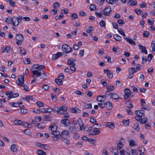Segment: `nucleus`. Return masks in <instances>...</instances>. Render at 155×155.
<instances>
[{
	"mask_svg": "<svg viewBox=\"0 0 155 155\" xmlns=\"http://www.w3.org/2000/svg\"><path fill=\"white\" fill-rule=\"evenodd\" d=\"M113 36L115 39L117 41H120L122 39V38L120 36L118 35L117 34H114L113 35Z\"/></svg>",
	"mask_w": 155,
	"mask_h": 155,
	"instance_id": "obj_31",
	"label": "nucleus"
},
{
	"mask_svg": "<svg viewBox=\"0 0 155 155\" xmlns=\"http://www.w3.org/2000/svg\"><path fill=\"white\" fill-rule=\"evenodd\" d=\"M143 35L144 37H148L149 35V32L147 31H144L143 32Z\"/></svg>",
	"mask_w": 155,
	"mask_h": 155,
	"instance_id": "obj_59",
	"label": "nucleus"
},
{
	"mask_svg": "<svg viewBox=\"0 0 155 155\" xmlns=\"http://www.w3.org/2000/svg\"><path fill=\"white\" fill-rule=\"evenodd\" d=\"M86 32L87 33H93L94 32V30L93 28L91 26H89L86 29Z\"/></svg>",
	"mask_w": 155,
	"mask_h": 155,
	"instance_id": "obj_29",
	"label": "nucleus"
},
{
	"mask_svg": "<svg viewBox=\"0 0 155 155\" xmlns=\"http://www.w3.org/2000/svg\"><path fill=\"white\" fill-rule=\"evenodd\" d=\"M32 74L35 78H37L38 76H41L42 75V74L40 71L38 70H33L31 69Z\"/></svg>",
	"mask_w": 155,
	"mask_h": 155,
	"instance_id": "obj_9",
	"label": "nucleus"
},
{
	"mask_svg": "<svg viewBox=\"0 0 155 155\" xmlns=\"http://www.w3.org/2000/svg\"><path fill=\"white\" fill-rule=\"evenodd\" d=\"M135 11L138 15H140L143 14V12L140 9H135Z\"/></svg>",
	"mask_w": 155,
	"mask_h": 155,
	"instance_id": "obj_45",
	"label": "nucleus"
},
{
	"mask_svg": "<svg viewBox=\"0 0 155 155\" xmlns=\"http://www.w3.org/2000/svg\"><path fill=\"white\" fill-rule=\"evenodd\" d=\"M14 123L15 125H25L26 124V122L22 121L20 120H16L14 121Z\"/></svg>",
	"mask_w": 155,
	"mask_h": 155,
	"instance_id": "obj_11",
	"label": "nucleus"
},
{
	"mask_svg": "<svg viewBox=\"0 0 155 155\" xmlns=\"http://www.w3.org/2000/svg\"><path fill=\"white\" fill-rule=\"evenodd\" d=\"M106 99V97L105 95L102 96L99 95L97 98V100L99 102H103Z\"/></svg>",
	"mask_w": 155,
	"mask_h": 155,
	"instance_id": "obj_13",
	"label": "nucleus"
},
{
	"mask_svg": "<svg viewBox=\"0 0 155 155\" xmlns=\"http://www.w3.org/2000/svg\"><path fill=\"white\" fill-rule=\"evenodd\" d=\"M36 145L39 147H40L42 148H44L47 145L46 144H42L40 143H37Z\"/></svg>",
	"mask_w": 155,
	"mask_h": 155,
	"instance_id": "obj_52",
	"label": "nucleus"
},
{
	"mask_svg": "<svg viewBox=\"0 0 155 155\" xmlns=\"http://www.w3.org/2000/svg\"><path fill=\"white\" fill-rule=\"evenodd\" d=\"M53 6L54 8H58L59 6V3L57 2H56L53 3Z\"/></svg>",
	"mask_w": 155,
	"mask_h": 155,
	"instance_id": "obj_61",
	"label": "nucleus"
},
{
	"mask_svg": "<svg viewBox=\"0 0 155 155\" xmlns=\"http://www.w3.org/2000/svg\"><path fill=\"white\" fill-rule=\"evenodd\" d=\"M52 100L54 101H55L57 100L56 95V94H52L51 95Z\"/></svg>",
	"mask_w": 155,
	"mask_h": 155,
	"instance_id": "obj_58",
	"label": "nucleus"
},
{
	"mask_svg": "<svg viewBox=\"0 0 155 155\" xmlns=\"http://www.w3.org/2000/svg\"><path fill=\"white\" fill-rule=\"evenodd\" d=\"M5 94L8 97V99L13 98V96L12 95L13 94V91H8L6 92Z\"/></svg>",
	"mask_w": 155,
	"mask_h": 155,
	"instance_id": "obj_18",
	"label": "nucleus"
},
{
	"mask_svg": "<svg viewBox=\"0 0 155 155\" xmlns=\"http://www.w3.org/2000/svg\"><path fill=\"white\" fill-rule=\"evenodd\" d=\"M60 110L62 111L61 112H67V114L68 113V112L67 111V108L64 106H62L60 107Z\"/></svg>",
	"mask_w": 155,
	"mask_h": 155,
	"instance_id": "obj_46",
	"label": "nucleus"
},
{
	"mask_svg": "<svg viewBox=\"0 0 155 155\" xmlns=\"http://www.w3.org/2000/svg\"><path fill=\"white\" fill-rule=\"evenodd\" d=\"M6 51L7 53H9L10 52V48L9 47H3L2 48V52L4 53Z\"/></svg>",
	"mask_w": 155,
	"mask_h": 155,
	"instance_id": "obj_24",
	"label": "nucleus"
},
{
	"mask_svg": "<svg viewBox=\"0 0 155 155\" xmlns=\"http://www.w3.org/2000/svg\"><path fill=\"white\" fill-rule=\"evenodd\" d=\"M145 150H146L143 147L141 146L140 147L139 151L141 153L143 154V153L144 152Z\"/></svg>",
	"mask_w": 155,
	"mask_h": 155,
	"instance_id": "obj_54",
	"label": "nucleus"
},
{
	"mask_svg": "<svg viewBox=\"0 0 155 155\" xmlns=\"http://www.w3.org/2000/svg\"><path fill=\"white\" fill-rule=\"evenodd\" d=\"M129 73L130 74H133L137 72L134 68H129L128 70Z\"/></svg>",
	"mask_w": 155,
	"mask_h": 155,
	"instance_id": "obj_38",
	"label": "nucleus"
},
{
	"mask_svg": "<svg viewBox=\"0 0 155 155\" xmlns=\"http://www.w3.org/2000/svg\"><path fill=\"white\" fill-rule=\"evenodd\" d=\"M77 123L79 125L80 127L79 130H84L85 128L83 127L84 124L83 121L81 118H78V121L74 120L73 121V125L75 127L76 125L77 124Z\"/></svg>",
	"mask_w": 155,
	"mask_h": 155,
	"instance_id": "obj_2",
	"label": "nucleus"
},
{
	"mask_svg": "<svg viewBox=\"0 0 155 155\" xmlns=\"http://www.w3.org/2000/svg\"><path fill=\"white\" fill-rule=\"evenodd\" d=\"M112 11L111 8L110 6H108L105 8L102 11V13L104 15L109 16L110 12Z\"/></svg>",
	"mask_w": 155,
	"mask_h": 155,
	"instance_id": "obj_7",
	"label": "nucleus"
},
{
	"mask_svg": "<svg viewBox=\"0 0 155 155\" xmlns=\"http://www.w3.org/2000/svg\"><path fill=\"white\" fill-rule=\"evenodd\" d=\"M77 127L74 126H71L68 128L69 131L72 133H74L75 132Z\"/></svg>",
	"mask_w": 155,
	"mask_h": 155,
	"instance_id": "obj_28",
	"label": "nucleus"
},
{
	"mask_svg": "<svg viewBox=\"0 0 155 155\" xmlns=\"http://www.w3.org/2000/svg\"><path fill=\"white\" fill-rule=\"evenodd\" d=\"M84 107L85 109L91 108L92 107L91 103L87 104L86 103H84Z\"/></svg>",
	"mask_w": 155,
	"mask_h": 155,
	"instance_id": "obj_39",
	"label": "nucleus"
},
{
	"mask_svg": "<svg viewBox=\"0 0 155 155\" xmlns=\"http://www.w3.org/2000/svg\"><path fill=\"white\" fill-rule=\"evenodd\" d=\"M37 153L39 155H46V153L41 150H38Z\"/></svg>",
	"mask_w": 155,
	"mask_h": 155,
	"instance_id": "obj_40",
	"label": "nucleus"
},
{
	"mask_svg": "<svg viewBox=\"0 0 155 155\" xmlns=\"http://www.w3.org/2000/svg\"><path fill=\"white\" fill-rule=\"evenodd\" d=\"M44 120L46 121H49L51 120V117L49 115L45 114L44 115Z\"/></svg>",
	"mask_w": 155,
	"mask_h": 155,
	"instance_id": "obj_26",
	"label": "nucleus"
},
{
	"mask_svg": "<svg viewBox=\"0 0 155 155\" xmlns=\"http://www.w3.org/2000/svg\"><path fill=\"white\" fill-rule=\"evenodd\" d=\"M33 68L38 69V70L41 71L45 68V66L43 65H38L37 64H33L32 66Z\"/></svg>",
	"mask_w": 155,
	"mask_h": 155,
	"instance_id": "obj_8",
	"label": "nucleus"
},
{
	"mask_svg": "<svg viewBox=\"0 0 155 155\" xmlns=\"http://www.w3.org/2000/svg\"><path fill=\"white\" fill-rule=\"evenodd\" d=\"M20 53L21 55H25L26 53V51L23 48L20 49Z\"/></svg>",
	"mask_w": 155,
	"mask_h": 155,
	"instance_id": "obj_60",
	"label": "nucleus"
},
{
	"mask_svg": "<svg viewBox=\"0 0 155 155\" xmlns=\"http://www.w3.org/2000/svg\"><path fill=\"white\" fill-rule=\"evenodd\" d=\"M128 3H130V5H132L133 6H135L136 5L137 2L136 0H130L128 2Z\"/></svg>",
	"mask_w": 155,
	"mask_h": 155,
	"instance_id": "obj_43",
	"label": "nucleus"
},
{
	"mask_svg": "<svg viewBox=\"0 0 155 155\" xmlns=\"http://www.w3.org/2000/svg\"><path fill=\"white\" fill-rule=\"evenodd\" d=\"M124 38L127 42L130 44L134 45H136L135 43L130 38H128L125 37H124Z\"/></svg>",
	"mask_w": 155,
	"mask_h": 155,
	"instance_id": "obj_20",
	"label": "nucleus"
},
{
	"mask_svg": "<svg viewBox=\"0 0 155 155\" xmlns=\"http://www.w3.org/2000/svg\"><path fill=\"white\" fill-rule=\"evenodd\" d=\"M37 105L39 107H42L43 106L44 104L43 102L38 101L36 102Z\"/></svg>",
	"mask_w": 155,
	"mask_h": 155,
	"instance_id": "obj_62",
	"label": "nucleus"
},
{
	"mask_svg": "<svg viewBox=\"0 0 155 155\" xmlns=\"http://www.w3.org/2000/svg\"><path fill=\"white\" fill-rule=\"evenodd\" d=\"M105 106L108 110H110L112 108V104L110 101H107L105 103Z\"/></svg>",
	"mask_w": 155,
	"mask_h": 155,
	"instance_id": "obj_27",
	"label": "nucleus"
},
{
	"mask_svg": "<svg viewBox=\"0 0 155 155\" xmlns=\"http://www.w3.org/2000/svg\"><path fill=\"white\" fill-rule=\"evenodd\" d=\"M99 24L101 27L104 28L105 27V23L104 21L101 20L99 23Z\"/></svg>",
	"mask_w": 155,
	"mask_h": 155,
	"instance_id": "obj_57",
	"label": "nucleus"
},
{
	"mask_svg": "<svg viewBox=\"0 0 155 155\" xmlns=\"http://www.w3.org/2000/svg\"><path fill=\"white\" fill-rule=\"evenodd\" d=\"M53 111L54 112H57L59 114H67V112H64L60 111V109L57 107H54L53 109Z\"/></svg>",
	"mask_w": 155,
	"mask_h": 155,
	"instance_id": "obj_17",
	"label": "nucleus"
},
{
	"mask_svg": "<svg viewBox=\"0 0 155 155\" xmlns=\"http://www.w3.org/2000/svg\"><path fill=\"white\" fill-rule=\"evenodd\" d=\"M138 46L140 50H141L140 51L141 52L144 53L145 54H147V51L145 47L142 46L141 45H139Z\"/></svg>",
	"mask_w": 155,
	"mask_h": 155,
	"instance_id": "obj_16",
	"label": "nucleus"
},
{
	"mask_svg": "<svg viewBox=\"0 0 155 155\" xmlns=\"http://www.w3.org/2000/svg\"><path fill=\"white\" fill-rule=\"evenodd\" d=\"M5 18L6 19L5 21L8 24H10L12 23V17L11 18Z\"/></svg>",
	"mask_w": 155,
	"mask_h": 155,
	"instance_id": "obj_49",
	"label": "nucleus"
},
{
	"mask_svg": "<svg viewBox=\"0 0 155 155\" xmlns=\"http://www.w3.org/2000/svg\"><path fill=\"white\" fill-rule=\"evenodd\" d=\"M93 127H94V129H100L101 128V126L99 124H96L93 125Z\"/></svg>",
	"mask_w": 155,
	"mask_h": 155,
	"instance_id": "obj_35",
	"label": "nucleus"
},
{
	"mask_svg": "<svg viewBox=\"0 0 155 155\" xmlns=\"http://www.w3.org/2000/svg\"><path fill=\"white\" fill-rule=\"evenodd\" d=\"M62 141L65 143L68 144L70 143V142L68 139L64 138H62Z\"/></svg>",
	"mask_w": 155,
	"mask_h": 155,
	"instance_id": "obj_53",
	"label": "nucleus"
},
{
	"mask_svg": "<svg viewBox=\"0 0 155 155\" xmlns=\"http://www.w3.org/2000/svg\"><path fill=\"white\" fill-rule=\"evenodd\" d=\"M106 125L107 127L111 129H114L115 127L114 124L113 122H108L106 123Z\"/></svg>",
	"mask_w": 155,
	"mask_h": 155,
	"instance_id": "obj_25",
	"label": "nucleus"
},
{
	"mask_svg": "<svg viewBox=\"0 0 155 155\" xmlns=\"http://www.w3.org/2000/svg\"><path fill=\"white\" fill-rule=\"evenodd\" d=\"M152 46V51L155 52V41H153L151 42Z\"/></svg>",
	"mask_w": 155,
	"mask_h": 155,
	"instance_id": "obj_47",
	"label": "nucleus"
},
{
	"mask_svg": "<svg viewBox=\"0 0 155 155\" xmlns=\"http://www.w3.org/2000/svg\"><path fill=\"white\" fill-rule=\"evenodd\" d=\"M129 146L130 147H132L134 146L135 144V143L134 141L133 140H131L129 142Z\"/></svg>",
	"mask_w": 155,
	"mask_h": 155,
	"instance_id": "obj_50",
	"label": "nucleus"
},
{
	"mask_svg": "<svg viewBox=\"0 0 155 155\" xmlns=\"http://www.w3.org/2000/svg\"><path fill=\"white\" fill-rule=\"evenodd\" d=\"M62 50L63 52L66 54L70 53L72 50V48L67 44H64L62 45Z\"/></svg>",
	"mask_w": 155,
	"mask_h": 155,
	"instance_id": "obj_4",
	"label": "nucleus"
},
{
	"mask_svg": "<svg viewBox=\"0 0 155 155\" xmlns=\"http://www.w3.org/2000/svg\"><path fill=\"white\" fill-rule=\"evenodd\" d=\"M55 83L58 85H61L63 84V81L61 79H55Z\"/></svg>",
	"mask_w": 155,
	"mask_h": 155,
	"instance_id": "obj_34",
	"label": "nucleus"
},
{
	"mask_svg": "<svg viewBox=\"0 0 155 155\" xmlns=\"http://www.w3.org/2000/svg\"><path fill=\"white\" fill-rule=\"evenodd\" d=\"M22 99L27 101V102H28V100H31L32 101L33 100V97L31 96H26L25 98L23 97Z\"/></svg>",
	"mask_w": 155,
	"mask_h": 155,
	"instance_id": "obj_32",
	"label": "nucleus"
},
{
	"mask_svg": "<svg viewBox=\"0 0 155 155\" xmlns=\"http://www.w3.org/2000/svg\"><path fill=\"white\" fill-rule=\"evenodd\" d=\"M16 38L17 40L16 44L18 45H21L24 40V37L23 35L20 34L16 35Z\"/></svg>",
	"mask_w": 155,
	"mask_h": 155,
	"instance_id": "obj_3",
	"label": "nucleus"
},
{
	"mask_svg": "<svg viewBox=\"0 0 155 155\" xmlns=\"http://www.w3.org/2000/svg\"><path fill=\"white\" fill-rule=\"evenodd\" d=\"M95 14L98 18H100L102 17V13L101 12L98 13L97 12H95Z\"/></svg>",
	"mask_w": 155,
	"mask_h": 155,
	"instance_id": "obj_63",
	"label": "nucleus"
},
{
	"mask_svg": "<svg viewBox=\"0 0 155 155\" xmlns=\"http://www.w3.org/2000/svg\"><path fill=\"white\" fill-rule=\"evenodd\" d=\"M51 133L54 136L60 137V134L59 132L57 130L53 132H51Z\"/></svg>",
	"mask_w": 155,
	"mask_h": 155,
	"instance_id": "obj_36",
	"label": "nucleus"
},
{
	"mask_svg": "<svg viewBox=\"0 0 155 155\" xmlns=\"http://www.w3.org/2000/svg\"><path fill=\"white\" fill-rule=\"evenodd\" d=\"M61 123L66 127H68L70 125L69 120L68 119H63L61 120Z\"/></svg>",
	"mask_w": 155,
	"mask_h": 155,
	"instance_id": "obj_14",
	"label": "nucleus"
},
{
	"mask_svg": "<svg viewBox=\"0 0 155 155\" xmlns=\"http://www.w3.org/2000/svg\"><path fill=\"white\" fill-rule=\"evenodd\" d=\"M124 97L125 99V101L129 100L130 98L129 95L130 91L129 88H126L124 90Z\"/></svg>",
	"mask_w": 155,
	"mask_h": 155,
	"instance_id": "obj_6",
	"label": "nucleus"
},
{
	"mask_svg": "<svg viewBox=\"0 0 155 155\" xmlns=\"http://www.w3.org/2000/svg\"><path fill=\"white\" fill-rule=\"evenodd\" d=\"M104 74H107V76L108 78L111 79L113 78V74L109 69H104Z\"/></svg>",
	"mask_w": 155,
	"mask_h": 155,
	"instance_id": "obj_10",
	"label": "nucleus"
},
{
	"mask_svg": "<svg viewBox=\"0 0 155 155\" xmlns=\"http://www.w3.org/2000/svg\"><path fill=\"white\" fill-rule=\"evenodd\" d=\"M24 62L25 64H31V61L29 59L26 58L24 60Z\"/></svg>",
	"mask_w": 155,
	"mask_h": 155,
	"instance_id": "obj_48",
	"label": "nucleus"
},
{
	"mask_svg": "<svg viewBox=\"0 0 155 155\" xmlns=\"http://www.w3.org/2000/svg\"><path fill=\"white\" fill-rule=\"evenodd\" d=\"M61 52H58L57 54H53L52 56V60H54L56 59L57 58L61 56Z\"/></svg>",
	"mask_w": 155,
	"mask_h": 155,
	"instance_id": "obj_19",
	"label": "nucleus"
},
{
	"mask_svg": "<svg viewBox=\"0 0 155 155\" xmlns=\"http://www.w3.org/2000/svg\"><path fill=\"white\" fill-rule=\"evenodd\" d=\"M37 127L38 128H43L45 127L44 124L42 122H40L37 125Z\"/></svg>",
	"mask_w": 155,
	"mask_h": 155,
	"instance_id": "obj_44",
	"label": "nucleus"
},
{
	"mask_svg": "<svg viewBox=\"0 0 155 155\" xmlns=\"http://www.w3.org/2000/svg\"><path fill=\"white\" fill-rule=\"evenodd\" d=\"M126 101V106L128 108L132 107H133L132 103L131 101H129L127 100Z\"/></svg>",
	"mask_w": 155,
	"mask_h": 155,
	"instance_id": "obj_41",
	"label": "nucleus"
},
{
	"mask_svg": "<svg viewBox=\"0 0 155 155\" xmlns=\"http://www.w3.org/2000/svg\"><path fill=\"white\" fill-rule=\"evenodd\" d=\"M69 133L68 131L67 130H64L62 131L60 134V137L61 138H63L64 137H67L69 135Z\"/></svg>",
	"mask_w": 155,
	"mask_h": 155,
	"instance_id": "obj_15",
	"label": "nucleus"
},
{
	"mask_svg": "<svg viewBox=\"0 0 155 155\" xmlns=\"http://www.w3.org/2000/svg\"><path fill=\"white\" fill-rule=\"evenodd\" d=\"M57 128L56 126L54 125H52L49 127V130L51 131L52 132L54 131L57 130Z\"/></svg>",
	"mask_w": 155,
	"mask_h": 155,
	"instance_id": "obj_33",
	"label": "nucleus"
},
{
	"mask_svg": "<svg viewBox=\"0 0 155 155\" xmlns=\"http://www.w3.org/2000/svg\"><path fill=\"white\" fill-rule=\"evenodd\" d=\"M71 112L73 113H79L81 112V110L78 108L75 107L70 108Z\"/></svg>",
	"mask_w": 155,
	"mask_h": 155,
	"instance_id": "obj_22",
	"label": "nucleus"
},
{
	"mask_svg": "<svg viewBox=\"0 0 155 155\" xmlns=\"http://www.w3.org/2000/svg\"><path fill=\"white\" fill-rule=\"evenodd\" d=\"M67 63L68 65L70 66L75 65V63L73 62L72 58L68 59L67 60Z\"/></svg>",
	"mask_w": 155,
	"mask_h": 155,
	"instance_id": "obj_23",
	"label": "nucleus"
},
{
	"mask_svg": "<svg viewBox=\"0 0 155 155\" xmlns=\"http://www.w3.org/2000/svg\"><path fill=\"white\" fill-rule=\"evenodd\" d=\"M24 78L22 75H20L18 76V80L16 81V83L19 85L23 86L24 85Z\"/></svg>",
	"mask_w": 155,
	"mask_h": 155,
	"instance_id": "obj_5",
	"label": "nucleus"
},
{
	"mask_svg": "<svg viewBox=\"0 0 155 155\" xmlns=\"http://www.w3.org/2000/svg\"><path fill=\"white\" fill-rule=\"evenodd\" d=\"M100 130H94L92 131L91 132L90 134H91L92 135H96L99 133H100Z\"/></svg>",
	"mask_w": 155,
	"mask_h": 155,
	"instance_id": "obj_42",
	"label": "nucleus"
},
{
	"mask_svg": "<svg viewBox=\"0 0 155 155\" xmlns=\"http://www.w3.org/2000/svg\"><path fill=\"white\" fill-rule=\"evenodd\" d=\"M96 7L95 5H91L90 6V10L91 11H95L96 10Z\"/></svg>",
	"mask_w": 155,
	"mask_h": 155,
	"instance_id": "obj_51",
	"label": "nucleus"
},
{
	"mask_svg": "<svg viewBox=\"0 0 155 155\" xmlns=\"http://www.w3.org/2000/svg\"><path fill=\"white\" fill-rule=\"evenodd\" d=\"M22 19V17L20 15L18 17L15 16L12 17V25L14 26L18 25L20 22L21 21Z\"/></svg>",
	"mask_w": 155,
	"mask_h": 155,
	"instance_id": "obj_1",
	"label": "nucleus"
},
{
	"mask_svg": "<svg viewBox=\"0 0 155 155\" xmlns=\"http://www.w3.org/2000/svg\"><path fill=\"white\" fill-rule=\"evenodd\" d=\"M107 91H112L114 90L115 88L113 86H108L107 87Z\"/></svg>",
	"mask_w": 155,
	"mask_h": 155,
	"instance_id": "obj_56",
	"label": "nucleus"
},
{
	"mask_svg": "<svg viewBox=\"0 0 155 155\" xmlns=\"http://www.w3.org/2000/svg\"><path fill=\"white\" fill-rule=\"evenodd\" d=\"M135 114L137 116H139L142 117V116H144V111L143 110H135Z\"/></svg>",
	"mask_w": 155,
	"mask_h": 155,
	"instance_id": "obj_12",
	"label": "nucleus"
},
{
	"mask_svg": "<svg viewBox=\"0 0 155 155\" xmlns=\"http://www.w3.org/2000/svg\"><path fill=\"white\" fill-rule=\"evenodd\" d=\"M70 69L73 73L75 72L76 70V67L75 65L70 66Z\"/></svg>",
	"mask_w": 155,
	"mask_h": 155,
	"instance_id": "obj_55",
	"label": "nucleus"
},
{
	"mask_svg": "<svg viewBox=\"0 0 155 155\" xmlns=\"http://www.w3.org/2000/svg\"><path fill=\"white\" fill-rule=\"evenodd\" d=\"M10 150L12 152H17V150L16 145L14 144L12 145L11 146Z\"/></svg>",
	"mask_w": 155,
	"mask_h": 155,
	"instance_id": "obj_30",
	"label": "nucleus"
},
{
	"mask_svg": "<svg viewBox=\"0 0 155 155\" xmlns=\"http://www.w3.org/2000/svg\"><path fill=\"white\" fill-rule=\"evenodd\" d=\"M111 151L114 155H118V151L117 149H112Z\"/></svg>",
	"mask_w": 155,
	"mask_h": 155,
	"instance_id": "obj_64",
	"label": "nucleus"
},
{
	"mask_svg": "<svg viewBox=\"0 0 155 155\" xmlns=\"http://www.w3.org/2000/svg\"><path fill=\"white\" fill-rule=\"evenodd\" d=\"M133 127L137 131H139L140 130L139 126L137 123H135L134 124Z\"/></svg>",
	"mask_w": 155,
	"mask_h": 155,
	"instance_id": "obj_37",
	"label": "nucleus"
},
{
	"mask_svg": "<svg viewBox=\"0 0 155 155\" xmlns=\"http://www.w3.org/2000/svg\"><path fill=\"white\" fill-rule=\"evenodd\" d=\"M110 98H113L115 100H117L119 99L120 98L117 94L114 93H111V95L110 96Z\"/></svg>",
	"mask_w": 155,
	"mask_h": 155,
	"instance_id": "obj_21",
	"label": "nucleus"
}]
</instances>
